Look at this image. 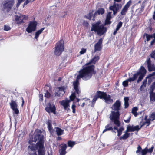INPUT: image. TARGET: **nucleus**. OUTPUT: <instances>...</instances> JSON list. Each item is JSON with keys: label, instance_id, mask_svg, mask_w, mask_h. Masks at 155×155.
Here are the masks:
<instances>
[{"label": "nucleus", "instance_id": "nucleus-14", "mask_svg": "<svg viewBox=\"0 0 155 155\" xmlns=\"http://www.w3.org/2000/svg\"><path fill=\"white\" fill-rule=\"evenodd\" d=\"M103 39L100 38L97 43H96L94 46V52H96L97 51H100L102 49V47Z\"/></svg>", "mask_w": 155, "mask_h": 155}, {"label": "nucleus", "instance_id": "nucleus-1", "mask_svg": "<svg viewBox=\"0 0 155 155\" xmlns=\"http://www.w3.org/2000/svg\"><path fill=\"white\" fill-rule=\"evenodd\" d=\"M99 59V56H94L89 62L85 64L86 67H83L79 71V74L77 77L76 81L74 83V88L78 93L80 92L78 89V86L80 85L79 79L82 78L84 81L88 80L92 78L93 74L95 75L96 74V72L95 70V66L94 65H89L91 64H95Z\"/></svg>", "mask_w": 155, "mask_h": 155}, {"label": "nucleus", "instance_id": "nucleus-13", "mask_svg": "<svg viewBox=\"0 0 155 155\" xmlns=\"http://www.w3.org/2000/svg\"><path fill=\"white\" fill-rule=\"evenodd\" d=\"M45 110L48 113H53L54 114H56V108L55 105H52L50 103H48V106L45 108Z\"/></svg>", "mask_w": 155, "mask_h": 155}, {"label": "nucleus", "instance_id": "nucleus-54", "mask_svg": "<svg viewBox=\"0 0 155 155\" xmlns=\"http://www.w3.org/2000/svg\"><path fill=\"white\" fill-rule=\"evenodd\" d=\"M86 49H82L81 50L80 52V53L81 54H82L86 53Z\"/></svg>", "mask_w": 155, "mask_h": 155}, {"label": "nucleus", "instance_id": "nucleus-27", "mask_svg": "<svg viewBox=\"0 0 155 155\" xmlns=\"http://www.w3.org/2000/svg\"><path fill=\"white\" fill-rule=\"evenodd\" d=\"M11 108L12 109L18 107V105L16 102L14 100H12L11 102L9 103Z\"/></svg>", "mask_w": 155, "mask_h": 155}, {"label": "nucleus", "instance_id": "nucleus-28", "mask_svg": "<svg viewBox=\"0 0 155 155\" xmlns=\"http://www.w3.org/2000/svg\"><path fill=\"white\" fill-rule=\"evenodd\" d=\"M139 75V74L137 72L134 75L133 77L132 78H129L128 80L130 82L134 81L137 79Z\"/></svg>", "mask_w": 155, "mask_h": 155}, {"label": "nucleus", "instance_id": "nucleus-35", "mask_svg": "<svg viewBox=\"0 0 155 155\" xmlns=\"http://www.w3.org/2000/svg\"><path fill=\"white\" fill-rule=\"evenodd\" d=\"M61 149L59 150H66L67 146L66 144H62L60 146Z\"/></svg>", "mask_w": 155, "mask_h": 155}, {"label": "nucleus", "instance_id": "nucleus-59", "mask_svg": "<svg viewBox=\"0 0 155 155\" xmlns=\"http://www.w3.org/2000/svg\"><path fill=\"white\" fill-rule=\"evenodd\" d=\"M97 98H98L96 96V95L95 96H94L92 100L93 103H94L95 102L96 100H97Z\"/></svg>", "mask_w": 155, "mask_h": 155}, {"label": "nucleus", "instance_id": "nucleus-62", "mask_svg": "<svg viewBox=\"0 0 155 155\" xmlns=\"http://www.w3.org/2000/svg\"><path fill=\"white\" fill-rule=\"evenodd\" d=\"M30 2V1L29 0H26V1L23 4V7L24 6L27 5V4H28Z\"/></svg>", "mask_w": 155, "mask_h": 155}, {"label": "nucleus", "instance_id": "nucleus-24", "mask_svg": "<svg viewBox=\"0 0 155 155\" xmlns=\"http://www.w3.org/2000/svg\"><path fill=\"white\" fill-rule=\"evenodd\" d=\"M104 99L105 102L108 103H112L113 101V100L111 99L110 96L109 95H107V96L104 97Z\"/></svg>", "mask_w": 155, "mask_h": 155}, {"label": "nucleus", "instance_id": "nucleus-11", "mask_svg": "<svg viewBox=\"0 0 155 155\" xmlns=\"http://www.w3.org/2000/svg\"><path fill=\"white\" fill-rule=\"evenodd\" d=\"M145 63H147L148 70L149 71H155V65L152 62L149 57H147Z\"/></svg>", "mask_w": 155, "mask_h": 155}, {"label": "nucleus", "instance_id": "nucleus-57", "mask_svg": "<svg viewBox=\"0 0 155 155\" xmlns=\"http://www.w3.org/2000/svg\"><path fill=\"white\" fill-rule=\"evenodd\" d=\"M155 76V71L153 72L152 73L148 75L147 76V78H149V77H152L153 76Z\"/></svg>", "mask_w": 155, "mask_h": 155}, {"label": "nucleus", "instance_id": "nucleus-49", "mask_svg": "<svg viewBox=\"0 0 155 155\" xmlns=\"http://www.w3.org/2000/svg\"><path fill=\"white\" fill-rule=\"evenodd\" d=\"M25 0H18V2L16 5V7L17 8H18L20 6L21 3L23 2Z\"/></svg>", "mask_w": 155, "mask_h": 155}, {"label": "nucleus", "instance_id": "nucleus-46", "mask_svg": "<svg viewBox=\"0 0 155 155\" xmlns=\"http://www.w3.org/2000/svg\"><path fill=\"white\" fill-rule=\"evenodd\" d=\"M4 30L5 31H8L10 30L11 29V28L8 25H5L4 26Z\"/></svg>", "mask_w": 155, "mask_h": 155}, {"label": "nucleus", "instance_id": "nucleus-41", "mask_svg": "<svg viewBox=\"0 0 155 155\" xmlns=\"http://www.w3.org/2000/svg\"><path fill=\"white\" fill-rule=\"evenodd\" d=\"M147 152V147H146L141 151V155H146Z\"/></svg>", "mask_w": 155, "mask_h": 155}, {"label": "nucleus", "instance_id": "nucleus-64", "mask_svg": "<svg viewBox=\"0 0 155 155\" xmlns=\"http://www.w3.org/2000/svg\"><path fill=\"white\" fill-rule=\"evenodd\" d=\"M151 88L153 90L155 88V81L153 83V85L151 86Z\"/></svg>", "mask_w": 155, "mask_h": 155}, {"label": "nucleus", "instance_id": "nucleus-9", "mask_svg": "<svg viewBox=\"0 0 155 155\" xmlns=\"http://www.w3.org/2000/svg\"><path fill=\"white\" fill-rule=\"evenodd\" d=\"M37 25V22L35 21H30L26 28V31L28 33H31L35 31Z\"/></svg>", "mask_w": 155, "mask_h": 155}, {"label": "nucleus", "instance_id": "nucleus-39", "mask_svg": "<svg viewBox=\"0 0 155 155\" xmlns=\"http://www.w3.org/2000/svg\"><path fill=\"white\" fill-rule=\"evenodd\" d=\"M51 94L48 92V90H46L45 93V97L47 98H49L50 97Z\"/></svg>", "mask_w": 155, "mask_h": 155}, {"label": "nucleus", "instance_id": "nucleus-50", "mask_svg": "<svg viewBox=\"0 0 155 155\" xmlns=\"http://www.w3.org/2000/svg\"><path fill=\"white\" fill-rule=\"evenodd\" d=\"M59 152L60 155H65L66 153V150H59Z\"/></svg>", "mask_w": 155, "mask_h": 155}, {"label": "nucleus", "instance_id": "nucleus-45", "mask_svg": "<svg viewBox=\"0 0 155 155\" xmlns=\"http://www.w3.org/2000/svg\"><path fill=\"white\" fill-rule=\"evenodd\" d=\"M139 76L137 80V82L138 83L140 81H141V80L143 79V77H144L145 76L139 74Z\"/></svg>", "mask_w": 155, "mask_h": 155}, {"label": "nucleus", "instance_id": "nucleus-30", "mask_svg": "<svg viewBox=\"0 0 155 155\" xmlns=\"http://www.w3.org/2000/svg\"><path fill=\"white\" fill-rule=\"evenodd\" d=\"M130 135V133H125L123 136L120 137V140H125L129 137Z\"/></svg>", "mask_w": 155, "mask_h": 155}, {"label": "nucleus", "instance_id": "nucleus-56", "mask_svg": "<svg viewBox=\"0 0 155 155\" xmlns=\"http://www.w3.org/2000/svg\"><path fill=\"white\" fill-rule=\"evenodd\" d=\"M131 132L130 126H128L127 128V130H126L125 133H128V132Z\"/></svg>", "mask_w": 155, "mask_h": 155}, {"label": "nucleus", "instance_id": "nucleus-16", "mask_svg": "<svg viewBox=\"0 0 155 155\" xmlns=\"http://www.w3.org/2000/svg\"><path fill=\"white\" fill-rule=\"evenodd\" d=\"M96 95L97 98L104 99V97L107 96V93L106 92L98 91H97Z\"/></svg>", "mask_w": 155, "mask_h": 155}, {"label": "nucleus", "instance_id": "nucleus-42", "mask_svg": "<svg viewBox=\"0 0 155 155\" xmlns=\"http://www.w3.org/2000/svg\"><path fill=\"white\" fill-rule=\"evenodd\" d=\"M137 150L136 151V153H140V152H141V151L142 150V149L141 147L139 145L137 148Z\"/></svg>", "mask_w": 155, "mask_h": 155}, {"label": "nucleus", "instance_id": "nucleus-58", "mask_svg": "<svg viewBox=\"0 0 155 155\" xmlns=\"http://www.w3.org/2000/svg\"><path fill=\"white\" fill-rule=\"evenodd\" d=\"M150 120H151V119H150H150H147L146 120V121L147 122V126H148L150 124Z\"/></svg>", "mask_w": 155, "mask_h": 155}, {"label": "nucleus", "instance_id": "nucleus-51", "mask_svg": "<svg viewBox=\"0 0 155 155\" xmlns=\"http://www.w3.org/2000/svg\"><path fill=\"white\" fill-rule=\"evenodd\" d=\"M29 155H37L36 151H29Z\"/></svg>", "mask_w": 155, "mask_h": 155}, {"label": "nucleus", "instance_id": "nucleus-18", "mask_svg": "<svg viewBox=\"0 0 155 155\" xmlns=\"http://www.w3.org/2000/svg\"><path fill=\"white\" fill-rule=\"evenodd\" d=\"M56 132L58 136H60L64 134V130L58 127H55Z\"/></svg>", "mask_w": 155, "mask_h": 155}, {"label": "nucleus", "instance_id": "nucleus-31", "mask_svg": "<svg viewBox=\"0 0 155 155\" xmlns=\"http://www.w3.org/2000/svg\"><path fill=\"white\" fill-rule=\"evenodd\" d=\"M143 35L144 36H146V40L147 41H149L151 38H152L153 37V36L151 35H149L147 33H144Z\"/></svg>", "mask_w": 155, "mask_h": 155}, {"label": "nucleus", "instance_id": "nucleus-32", "mask_svg": "<svg viewBox=\"0 0 155 155\" xmlns=\"http://www.w3.org/2000/svg\"><path fill=\"white\" fill-rule=\"evenodd\" d=\"M137 110L138 108L136 107H134L132 109V113L135 116H136L137 115Z\"/></svg>", "mask_w": 155, "mask_h": 155}, {"label": "nucleus", "instance_id": "nucleus-20", "mask_svg": "<svg viewBox=\"0 0 155 155\" xmlns=\"http://www.w3.org/2000/svg\"><path fill=\"white\" fill-rule=\"evenodd\" d=\"M153 90L152 89L150 94V100L151 101L153 102L155 101V93L153 92Z\"/></svg>", "mask_w": 155, "mask_h": 155}, {"label": "nucleus", "instance_id": "nucleus-7", "mask_svg": "<svg viewBox=\"0 0 155 155\" xmlns=\"http://www.w3.org/2000/svg\"><path fill=\"white\" fill-rule=\"evenodd\" d=\"M14 18L16 23L19 25L24 23V21L27 20L28 17L25 15H15Z\"/></svg>", "mask_w": 155, "mask_h": 155}, {"label": "nucleus", "instance_id": "nucleus-33", "mask_svg": "<svg viewBox=\"0 0 155 155\" xmlns=\"http://www.w3.org/2000/svg\"><path fill=\"white\" fill-rule=\"evenodd\" d=\"M28 148L30 149V151H36V149L35 146V145L34 144H32L29 145L28 147Z\"/></svg>", "mask_w": 155, "mask_h": 155}, {"label": "nucleus", "instance_id": "nucleus-63", "mask_svg": "<svg viewBox=\"0 0 155 155\" xmlns=\"http://www.w3.org/2000/svg\"><path fill=\"white\" fill-rule=\"evenodd\" d=\"M153 38H154V39L151 41L150 43V45H153L154 44V43H155V37L153 36Z\"/></svg>", "mask_w": 155, "mask_h": 155}, {"label": "nucleus", "instance_id": "nucleus-17", "mask_svg": "<svg viewBox=\"0 0 155 155\" xmlns=\"http://www.w3.org/2000/svg\"><path fill=\"white\" fill-rule=\"evenodd\" d=\"M46 124L47 125V127L50 132L52 133L53 132V130L51 121L50 120H48V121L46 123Z\"/></svg>", "mask_w": 155, "mask_h": 155}, {"label": "nucleus", "instance_id": "nucleus-40", "mask_svg": "<svg viewBox=\"0 0 155 155\" xmlns=\"http://www.w3.org/2000/svg\"><path fill=\"white\" fill-rule=\"evenodd\" d=\"M59 91H63L65 92V90L66 89V87L64 86H61L58 88Z\"/></svg>", "mask_w": 155, "mask_h": 155}, {"label": "nucleus", "instance_id": "nucleus-55", "mask_svg": "<svg viewBox=\"0 0 155 155\" xmlns=\"http://www.w3.org/2000/svg\"><path fill=\"white\" fill-rule=\"evenodd\" d=\"M147 79H146H146H144L143 82V84H142L143 85L144 87H146V84H147Z\"/></svg>", "mask_w": 155, "mask_h": 155}, {"label": "nucleus", "instance_id": "nucleus-8", "mask_svg": "<svg viewBox=\"0 0 155 155\" xmlns=\"http://www.w3.org/2000/svg\"><path fill=\"white\" fill-rule=\"evenodd\" d=\"M121 8L122 5L121 4L116 3L114 2L112 5L109 7V9L110 10L112 11L113 15H115Z\"/></svg>", "mask_w": 155, "mask_h": 155}, {"label": "nucleus", "instance_id": "nucleus-21", "mask_svg": "<svg viewBox=\"0 0 155 155\" xmlns=\"http://www.w3.org/2000/svg\"><path fill=\"white\" fill-rule=\"evenodd\" d=\"M146 72L147 71L145 68L143 66H141L139 70V71L137 73L139 74L145 76Z\"/></svg>", "mask_w": 155, "mask_h": 155}, {"label": "nucleus", "instance_id": "nucleus-2", "mask_svg": "<svg viewBox=\"0 0 155 155\" xmlns=\"http://www.w3.org/2000/svg\"><path fill=\"white\" fill-rule=\"evenodd\" d=\"M42 131L40 130L37 129L35 130V134L33 140L31 142H36L38 140V141L36 143V148L38 149V155H45V150L44 146V137L41 135Z\"/></svg>", "mask_w": 155, "mask_h": 155}, {"label": "nucleus", "instance_id": "nucleus-19", "mask_svg": "<svg viewBox=\"0 0 155 155\" xmlns=\"http://www.w3.org/2000/svg\"><path fill=\"white\" fill-rule=\"evenodd\" d=\"M110 124H108L105 126V129L103 131V133L108 131H111L112 132H116L115 131H114L112 127H110Z\"/></svg>", "mask_w": 155, "mask_h": 155}, {"label": "nucleus", "instance_id": "nucleus-44", "mask_svg": "<svg viewBox=\"0 0 155 155\" xmlns=\"http://www.w3.org/2000/svg\"><path fill=\"white\" fill-rule=\"evenodd\" d=\"M154 148V146L153 145L150 148H149V149H148L147 148V152L150 153H151L153 151V149Z\"/></svg>", "mask_w": 155, "mask_h": 155}, {"label": "nucleus", "instance_id": "nucleus-25", "mask_svg": "<svg viewBox=\"0 0 155 155\" xmlns=\"http://www.w3.org/2000/svg\"><path fill=\"white\" fill-rule=\"evenodd\" d=\"M124 105L125 109L127 108L129 106V103L128 101H129V98L128 97H125L124 98Z\"/></svg>", "mask_w": 155, "mask_h": 155}, {"label": "nucleus", "instance_id": "nucleus-53", "mask_svg": "<svg viewBox=\"0 0 155 155\" xmlns=\"http://www.w3.org/2000/svg\"><path fill=\"white\" fill-rule=\"evenodd\" d=\"M151 77H149V78H147V77H146V79H148V81L147 82V84H150L152 82V78H151Z\"/></svg>", "mask_w": 155, "mask_h": 155}, {"label": "nucleus", "instance_id": "nucleus-29", "mask_svg": "<svg viewBox=\"0 0 155 155\" xmlns=\"http://www.w3.org/2000/svg\"><path fill=\"white\" fill-rule=\"evenodd\" d=\"M124 130V128L123 127H121L117 131V136L119 137L122 133L123 131Z\"/></svg>", "mask_w": 155, "mask_h": 155}, {"label": "nucleus", "instance_id": "nucleus-10", "mask_svg": "<svg viewBox=\"0 0 155 155\" xmlns=\"http://www.w3.org/2000/svg\"><path fill=\"white\" fill-rule=\"evenodd\" d=\"M70 102V101L68 100H62L59 101L60 105L62 106L65 110L67 111V112L70 110V109L69 108V103Z\"/></svg>", "mask_w": 155, "mask_h": 155}, {"label": "nucleus", "instance_id": "nucleus-43", "mask_svg": "<svg viewBox=\"0 0 155 155\" xmlns=\"http://www.w3.org/2000/svg\"><path fill=\"white\" fill-rule=\"evenodd\" d=\"M122 24L123 23L121 21H120L117 24L116 28L119 30L120 28L122 27Z\"/></svg>", "mask_w": 155, "mask_h": 155}, {"label": "nucleus", "instance_id": "nucleus-22", "mask_svg": "<svg viewBox=\"0 0 155 155\" xmlns=\"http://www.w3.org/2000/svg\"><path fill=\"white\" fill-rule=\"evenodd\" d=\"M104 12L105 10L104 8H100L99 9L95 11L94 14V16H96L98 15H102L104 13Z\"/></svg>", "mask_w": 155, "mask_h": 155}, {"label": "nucleus", "instance_id": "nucleus-34", "mask_svg": "<svg viewBox=\"0 0 155 155\" xmlns=\"http://www.w3.org/2000/svg\"><path fill=\"white\" fill-rule=\"evenodd\" d=\"M75 142L74 141H72L71 140L68 141V145L69 147H73L75 144Z\"/></svg>", "mask_w": 155, "mask_h": 155}, {"label": "nucleus", "instance_id": "nucleus-4", "mask_svg": "<svg viewBox=\"0 0 155 155\" xmlns=\"http://www.w3.org/2000/svg\"><path fill=\"white\" fill-rule=\"evenodd\" d=\"M101 21H98L97 22L92 24L91 31H94L98 35H103L106 33L107 29L104 27L103 24H101Z\"/></svg>", "mask_w": 155, "mask_h": 155}, {"label": "nucleus", "instance_id": "nucleus-36", "mask_svg": "<svg viewBox=\"0 0 155 155\" xmlns=\"http://www.w3.org/2000/svg\"><path fill=\"white\" fill-rule=\"evenodd\" d=\"M150 118L152 121L155 120V112H153L149 116Z\"/></svg>", "mask_w": 155, "mask_h": 155}, {"label": "nucleus", "instance_id": "nucleus-48", "mask_svg": "<svg viewBox=\"0 0 155 155\" xmlns=\"http://www.w3.org/2000/svg\"><path fill=\"white\" fill-rule=\"evenodd\" d=\"M14 112V113L16 114H18L19 113V111L17 107L13 108L12 109Z\"/></svg>", "mask_w": 155, "mask_h": 155}, {"label": "nucleus", "instance_id": "nucleus-61", "mask_svg": "<svg viewBox=\"0 0 155 155\" xmlns=\"http://www.w3.org/2000/svg\"><path fill=\"white\" fill-rule=\"evenodd\" d=\"M124 121L126 123H129L130 120V117L127 120H124Z\"/></svg>", "mask_w": 155, "mask_h": 155}, {"label": "nucleus", "instance_id": "nucleus-5", "mask_svg": "<svg viewBox=\"0 0 155 155\" xmlns=\"http://www.w3.org/2000/svg\"><path fill=\"white\" fill-rule=\"evenodd\" d=\"M54 48V54L58 56L61 55L64 49V41L63 40L58 41L56 43Z\"/></svg>", "mask_w": 155, "mask_h": 155}, {"label": "nucleus", "instance_id": "nucleus-23", "mask_svg": "<svg viewBox=\"0 0 155 155\" xmlns=\"http://www.w3.org/2000/svg\"><path fill=\"white\" fill-rule=\"evenodd\" d=\"M130 127L131 132H134L135 131H138L141 128L140 127H139V125H136V126L132 125L130 126Z\"/></svg>", "mask_w": 155, "mask_h": 155}, {"label": "nucleus", "instance_id": "nucleus-60", "mask_svg": "<svg viewBox=\"0 0 155 155\" xmlns=\"http://www.w3.org/2000/svg\"><path fill=\"white\" fill-rule=\"evenodd\" d=\"M85 17L87 19L89 20H91L92 18V17L91 16L89 15V14H87L86 15Z\"/></svg>", "mask_w": 155, "mask_h": 155}, {"label": "nucleus", "instance_id": "nucleus-15", "mask_svg": "<svg viewBox=\"0 0 155 155\" xmlns=\"http://www.w3.org/2000/svg\"><path fill=\"white\" fill-rule=\"evenodd\" d=\"M75 81H74L73 83V86H74V92H73L71 94V95L69 97L70 100H70V101H74L76 98V96L75 93H76L77 94H78L79 95L81 93V91L80 90V87H79V85L78 86V89L79 91H80V92L79 93H78L76 92V91L74 88V83Z\"/></svg>", "mask_w": 155, "mask_h": 155}, {"label": "nucleus", "instance_id": "nucleus-26", "mask_svg": "<svg viewBox=\"0 0 155 155\" xmlns=\"http://www.w3.org/2000/svg\"><path fill=\"white\" fill-rule=\"evenodd\" d=\"M45 28H43L36 32L35 37V39H37L38 38L39 36V35L44 30Z\"/></svg>", "mask_w": 155, "mask_h": 155}, {"label": "nucleus", "instance_id": "nucleus-12", "mask_svg": "<svg viewBox=\"0 0 155 155\" xmlns=\"http://www.w3.org/2000/svg\"><path fill=\"white\" fill-rule=\"evenodd\" d=\"M132 3L131 0H130L124 7L120 12L121 15H126L129 7L130 6Z\"/></svg>", "mask_w": 155, "mask_h": 155}, {"label": "nucleus", "instance_id": "nucleus-47", "mask_svg": "<svg viewBox=\"0 0 155 155\" xmlns=\"http://www.w3.org/2000/svg\"><path fill=\"white\" fill-rule=\"evenodd\" d=\"M128 81H129L128 80L124 81L122 83L123 85L125 87L127 86L128 85Z\"/></svg>", "mask_w": 155, "mask_h": 155}, {"label": "nucleus", "instance_id": "nucleus-52", "mask_svg": "<svg viewBox=\"0 0 155 155\" xmlns=\"http://www.w3.org/2000/svg\"><path fill=\"white\" fill-rule=\"evenodd\" d=\"M76 106L75 104H73L71 108L72 109V112L73 113H75L76 112Z\"/></svg>", "mask_w": 155, "mask_h": 155}, {"label": "nucleus", "instance_id": "nucleus-38", "mask_svg": "<svg viewBox=\"0 0 155 155\" xmlns=\"http://www.w3.org/2000/svg\"><path fill=\"white\" fill-rule=\"evenodd\" d=\"M112 23L111 21H110V20L106 19L105 20V22L103 24L104 26L110 25Z\"/></svg>", "mask_w": 155, "mask_h": 155}, {"label": "nucleus", "instance_id": "nucleus-3", "mask_svg": "<svg viewBox=\"0 0 155 155\" xmlns=\"http://www.w3.org/2000/svg\"><path fill=\"white\" fill-rule=\"evenodd\" d=\"M121 102L120 100H117L112 105L111 109L116 112L112 111V116L110 117V120L114 123V124L118 127L120 125V122L119 121V117L120 115V110L121 109Z\"/></svg>", "mask_w": 155, "mask_h": 155}, {"label": "nucleus", "instance_id": "nucleus-37", "mask_svg": "<svg viewBox=\"0 0 155 155\" xmlns=\"http://www.w3.org/2000/svg\"><path fill=\"white\" fill-rule=\"evenodd\" d=\"M111 12H109L107 15L106 19L110 20L112 18V17L111 16Z\"/></svg>", "mask_w": 155, "mask_h": 155}, {"label": "nucleus", "instance_id": "nucleus-6", "mask_svg": "<svg viewBox=\"0 0 155 155\" xmlns=\"http://www.w3.org/2000/svg\"><path fill=\"white\" fill-rule=\"evenodd\" d=\"M14 4V0H5L2 5V10L7 12H10L12 9Z\"/></svg>", "mask_w": 155, "mask_h": 155}]
</instances>
